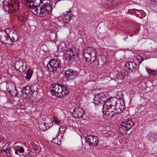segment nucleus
<instances>
[{
    "mask_svg": "<svg viewBox=\"0 0 157 157\" xmlns=\"http://www.w3.org/2000/svg\"><path fill=\"white\" fill-rule=\"evenodd\" d=\"M27 2L33 4L29 5L30 9L34 10L35 14L44 17L49 15L52 12V6L49 0H26Z\"/></svg>",
    "mask_w": 157,
    "mask_h": 157,
    "instance_id": "f257e3e1",
    "label": "nucleus"
},
{
    "mask_svg": "<svg viewBox=\"0 0 157 157\" xmlns=\"http://www.w3.org/2000/svg\"><path fill=\"white\" fill-rule=\"evenodd\" d=\"M18 39V35L13 30L8 33L6 31H0V42L2 43L11 44Z\"/></svg>",
    "mask_w": 157,
    "mask_h": 157,
    "instance_id": "f03ea898",
    "label": "nucleus"
},
{
    "mask_svg": "<svg viewBox=\"0 0 157 157\" xmlns=\"http://www.w3.org/2000/svg\"><path fill=\"white\" fill-rule=\"evenodd\" d=\"M97 52L95 48L90 47L84 50L83 56L87 61L92 63L96 59Z\"/></svg>",
    "mask_w": 157,
    "mask_h": 157,
    "instance_id": "7ed1b4c3",
    "label": "nucleus"
},
{
    "mask_svg": "<svg viewBox=\"0 0 157 157\" xmlns=\"http://www.w3.org/2000/svg\"><path fill=\"white\" fill-rule=\"evenodd\" d=\"M47 67L49 71L54 73L59 71L61 67V63L60 60L53 59L49 61Z\"/></svg>",
    "mask_w": 157,
    "mask_h": 157,
    "instance_id": "20e7f679",
    "label": "nucleus"
},
{
    "mask_svg": "<svg viewBox=\"0 0 157 157\" xmlns=\"http://www.w3.org/2000/svg\"><path fill=\"white\" fill-rule=\"evenodd\" d=\"M122 101V103L124 105L123 106V105H122V108H118V111H117V108L115 107V108L112 106L108 108H105L102 109L103 113L104 114H105L107 115L109 117H114L115 114H117L121 112L122 111V109H124L123 107L124 106L125 104L123 101V99L121 98Z\"/></svg>",
    "mask_w": 157,
    "mask_h": 157,
    "instance_id": "39448f33",
    "label": "nucleus"
},
{
    "mask_svg": "<svg viewBox=\"0 0 157 157\" xmlns=\"http://www.w3.org/2000/svg\"><path fill=\"white\" fill-rule=\"evenodd\" d=\"M78 48L73 47L66 51L65 53V58L69 61H72L78 58Z\"/></svg>",
    "mask_w": 157,
    "mask_h": 157,
    "instance_id": "423d86ee",
    "label": "nucleus"
},
{
    "mask_svg": "<svg viewBox=\"0 0 157 157\" xmlns=\"http://www.w3.org/2000/svg\"><path fill=\"white\" fill-rule=\"evenodd\" d=\"M108 94L107 93H100L95 96L94 98V103L96 107L98 108L100 105H102L108 99Z\"/></svg>",
    "mask_w": 157,
    "mask_h": 157,
    "instance_id": "0eeeda50",
    "label": "nucleus"
},
{
    "mask_svg": "<svg viewBox=\"0 0 157 157\" xmlns=\"http://www.w3.org/2000/svg\"><path fill=\"white\" fill-rule=\"evenodd\" d=\"M19 4L18 0H8V1L5 0L2 2L3 8L6 11H8L9 8H14L17 6H19Z\"/></svg>",
    "mask_w": 157,
    "mask_h": 157,
    "instance_id": "6e6552de",
    "label": "nucleus"
},
{
    "mask_svg": "<svg viewBox=\"0 0 157 157\" xmlns=\"http://www.w3.org/2000/svg\"><path fill=\"white\" fill-rule=\"evenodd\" d=\"M86 142L91 146L94 147L98 146L99 140L96 136H87L85 137Z\"/></svg>",
    "mask_w": 157,
    "mask_h": 157,
    "instance_id": "1a4fd4ad",
    "label": "nucleus"
},
{
    "mask_svg": "<svg viewBox=\"0 0 157 157\" xmlns=\"http://www.w3.org/2000/svg\"><path fill=\"white\" fill-rule=\"evenodd\" d=\"M61 88V85L58 84H53L52 85L51 92L53 95H55L58 97H61L63 95L62 93L60 92H58L59 88Z\"/></svg>",
    "mask_w": 157,
    "mask_h": 157,
    "instance_id": "9d476101",
    "label": "nucleus"
},
{
    "mask_svg": "<svg viewBox=\"0 0 157 157\" xmlns=\"http://www.w3.org/2000/svg\"><path fill=\"white\" fill-rule=\"evenodd\" d=\"M65 76L69 80H71L74 78L78 75L77 71L71 69H68L65 72Z\"/></svg>",
    "mask_w": 157,
    "mask_h": 157,
    "instance_id": "9b49d317",
    "label": "nucleus"
},
{
    "mask_svg": "<svg viewBox=\"0 0 157 157\" xmlns=\"http://www.w3.org/2000/svg\"><path fill=\"white\" fill-rule=\"evenodd\" d=\"M84 113V111L82 109L79 107H76L72 113V115L74 117L80 118L83 117Z\"/></svg>",
    "mask_w": 157,
    "mask_h": 157,
    "instance_id": "f8f14e48",
    "label": "nucleus"
},
{
    "mask_svg": "<svg viewBox=\"0 0 157 157\" xmlns=\"http://www.w3.org/2000/svg\"><path fill=\"white\" fill-rule=\"evenodd\" d=\"M73 16L72 11L70 10L68 11L63 13L62 18L63 21L67 23L71 21Z\"/></svg>",
    "mask_w": 157,
    "mask_h": 157,
    "instance_id": "ddd939ff",
    "label": "nucleus"
},
{
    "mask_svg": "<svg viewBox=\"0 0 157 157\" xmlns=\"http://www.w3.org/2000/svg\"><path fill=\"white\" fill-rule=\"evenodd\" d=\"M125 67L128 68V70H131L132 72H134L137 69V66L136 64L132 62H129L125 63Z\"/></svg>",
    "mask_w": 157,
    "mask_h": 157,
    "instance_id": "4468645a",
    "label": "nucleus"
},
{
    "mask_svg": "<svg viewBox=\"0 0 157 157\" xmlns=\"http://www.w3.org/2000/svg\"><path fill=\"white\" fill-rule=\"evenodd\" d=\"M148 140L151 142H154L157 141V134L151 132H150L147 136Z\"/></svg>",
    "mask_w": 157,
    "mask_h": 157,
    "instance_id": "2eb2a0df",
    "label": "nucleus"
},
{
    "mask_svg": "<svg viewBox=\"0 0 157 157\" xmlns=\"http://www.w3.org/2000/svg\"><path fill=\"white\" fill-rule=\"evenodd\" d=\"M34 92V90H32L31 88L28 86H25L22 91V94H25L26 96H28L29 94L32 95Z\"/></svg>",
    "mask_w": 157,
    "mask_h": 157,
    "instance_id": "dca6fc26",
    "label": "nucleus"
},
{
    "mask_svg": "<svg viewBox=\"0 0 157 157\" xmlns=\"http://www.w3.org/2000/svg\"><path fill=\"white\" fill-rule=\"evenodd\" d=\"M129 130L134 125L133 122L131 120L125 121L122 123Z\"/></svg>",
    "mask_w": 157,
    "mask_h": 157,
    "instance_id": "f3484780",
    "label": "nucleus"
},
{
    "mask_svg": "<svg viewBox=\"0 0 157 157\" xmlns=\"http://www.w3.org/2000/svg\"><path fill=\"white\" fill-rule=\"evenodd\" d=\"M6 90L8 92H11V91L15 89V85L13 83L9 82L7 83Z\"/></svg>",
    "mask_w": 157,
    "mask_h": 157,
    "instance_id": "a211bd4d",
    "label": "nucleus"
},
{
    "mask_svg": "<svg viewBox=\"0 0 157 157\" xmlns=\"http://www.w3.org/2000/svg\"><path fill=\"white\" fill-rule=\"evenodd\" d=\"M61 88H59L58 91V92H60V93H62L63 95L61 96V97H59L60 98H62L65 96L68 93V91L65 86L61 85Z\"/></svg>",
    "mask_w": 157,
    "mask_h": 157,
    "instance_id": "6ab92c4d",
    "label": "nucleus"
},
{
    "mask_svg": "<svg viewBox=\"0 0 157 157\" xmlns=\"http://www.w3.org/2000/svg\"><path fill=\"white\" fill-rule=\"evenodd\" d=\"M101 107V109L102 110V109H104L105 108H108L110 107L111 106L110 102V101L109 100V99H107L105 103H104L102 105H100L99 106Z\"/></svg>",
    "mask_w": 157,
    "mask_h": 157,
    "instance_id": "aec40b11",
    "label": "nucleus"
},
{
    "mask_svg": "<svg viewBox=\"0 0 157 157\" xmlns=\"http://www.w3.org/2000/svg\"><path fill=\"white\" fill-rule=\"evenodd\" d=\"M120 127L119 129V131L120 133L121 134L124 135L126 133V132L129 130L126 128L124 126L121 124L120 126Z\"/></svg>",
    "mask_w": 157,
    "mask_h": 157,
    "instance_id": "412c9836",
    "label": "nucleus"
},
{
    "mask_svg": "<svg viewBox=\"0 0 157 157\" xmlns=\"http://www.w3.org/2000/svg\"><path fill=\"white\" fill-rule=\"evenodd\" d=\"M46 125H48V124L45 123L43 124L41 123V124H39L38 127L40 130L42 131H44L49 128V127H46Z\"/></svg>",
    "mask_w": 157,
    "mask_h": 157,
    "instance_id": "4be33fe9",
    "label": "nucleus"
},
{
    "mask_svg": "<svg viewBox=\"0 0 157 157\" xmlns=\"http://www.w3.org/2000/svg\"><path fill=\"white\" fill-rule=\"evenodd\" d=\"M109 100L110 101L111 105L112 107L115 108L116 107V105L117 104V100L116 99L113 98H110L109 99Z\"/></svg>",
    "mask_w": 157,
    "mask_h": 157,
    "instance_id": "5701e85b",
    "label": "nucleus"
},
{
    "mask_svg": "<svg viewBox=\"0 0 157 157\" xmlns=\"http://www.w3.org/2000/svg\"><path fill=\"white\" fill-rule=\"evenodd\" d=\"M33 71L32 70L30 69H28L26 72V78L28 79H30L33 75Z\"/></svg>",
    "mask_w": 157,
    "mask_h": 157,
    "instance_id": "b1692460",
    "label": "nucleus"
},
{
    "mask_svg": "<svg viewBox=\"0 0 157 157\" xmlns=\"http://www.w3.org/2000/svg\"><path fill=\"white\" fill-rule=\"evenodd\" d=\"M111 0H105L102 4L105 7H111Z\"/></svg>",
    "mask_w": 157,
    "mask_h": 157,
    "instance_id": "393cba45",
    "label": "nucleus"
},
{
    "mask_svg": "<svg viewBox=\"0 0 157 157\" xmlns=\"http://www.w3.org/2000/svg\"><path fill=\"white\" fill-rule=\"evenodd\" d=\"M125 75L124 73H117L116 75V79H121L124 78Z\"/></svg>",
    "mask_w": 157,
    "mask_h": 157,
    "instance_id": "a878e982",
    "label": "nucleus"
},
{
    "mask_svg": "<svg viewBox=\"0 0 157 157\" xmlns=\"http://www.w3.org/2000/svg\"><path fill=\"white\" fill-rule=\"evenodd\" d=\"M17 90L16 89L11 91V92H9V93L13 97H15L17 95Z\"/></svg>",
    "mask_w": 157,
    "mask_h": 157,
    "instance_id": "bb28decb",
    "label": "nucleus"
},
{
    "mask_svg": "<svg viewBox=\"0 0 157 157\" xmlns=\"http://www.w3.org/2000/svg\"><path fill=\"white\" fill-rule=\"evenodd\" d=\"M31 144L32 147L33 148V149L35 150V151L37 150L39 148L38 145L35 143H31Z\"/></svg>",
    "mask_w": 157,
    "mask_h": 157,
    "instance_id": "cd10ccee",
    "label": "nucleus"
},
{
    "mask_svg": "<svg viewBox=\"0 0 157 157\" xmlns=\"http://www.w3.org/2000/svg\"><path fill=\"white\" fill-rule=\"evenodd\" d=\"M137 59L139 63L140 64L144 60L143 58L140 56H138L137 57Z\"/></svg>",
    "mask_w": 157,
    "mask_h": 157,
    "instance_id": "c85d7f7f",
    "label": "nucleus"
},
{
    "mask_svg": "<svg viewBox=\"0 0 157 157\" xmlns=\"http://www.w3.org/2000/svg\"><path fill=\"white\" fill-rule=\"evenodd\" d=\"M15 65L19 69H21L22 67V63L21 62H16Z\"/></svg>",
    "mask_w": 157,
    "mask_h": 157,
    "instance_id": "c756f323",
    "label": "nucleus"
},
{
    "mask_svg": "<svg viewBox=\"0 0 157 157\" xmlns=\"http://www.w3.org/2000/svg\"><path fill=\"white\" fill-rule=\"evenodd\" d=\"M111 7L113 6L115 7L117 6L118 4V3H117V1L113 0H111Z\"/></svg>",
    "mask_w": 157,
    "mask_h": 157,
    "instance_id": "7c9ffc66",
    "label": "nucleus"
},
{
    "mask_svg": "<svg viewBox=\"0 0 157 157\" xmlns=\"http://www.w3.org/2000/svg\"><path fill=\"white\" fill-rule=\"evenodd\" d=\"M103 133L104 136L105 137H107L110 136L109 134L107 131H104Z\"/></svg>",
    "mask_w": 157,
    "mask_h": 157,
    "instance_id": "2f4dec72",
    "label": "nucleus"
},
{
    "mask_svg": "<svg viewBox=\"0 0 157 157\" xmlns=\"http://www.w3.org/2000/svg\"><path fill=\"white\" fill-rule=\"evenodd\" d=\"M54 121H55V122L56 123L59 124L60 123V121L58 120V119L56 118H54Z\"/></svg>",
    "mask_w": 157,
    "mask_h": 157,
    "instance_id": "473e14b6",
    "label": "nucleus"
},
{
    "mask_svg": "<svg viewBox=\"0 0 157 157\" xmlns=\"http://www.w3.org/2000/svg\"><path fill=\"white\" fill-rule=\"evenodd\" d=\"M156 75V73L155 71L152 70V72L150 75L151 76H154Z\"/></svg>",
    "mask_w": 157,
    "mask_h": 157,
    "instance_id": "72a5a7b5",
    "label": "nucleus"
},
{
    "mask_svg": "<svg viewBox=\"0 0 157 157\" xmlns=\"http://www.w3.org/2000/svg\"><path fill=\"white\" fill-rule=\"evenodd\" d=\"M57 137V136H56V137L54 138L52 140V142L55 143V144H59V143L58 142H57L56 140V138Z\"/></svg>",
    "mask_w": 157,
    "mask_h": 157,
    "instance_id": "f704fd0d",
    "label": "nucleus"
},
{
    "mask_svg": "<svg viewBox=\"0 0 157 157\" xmlns=\"http://www.w3.org/2000/svg\"><path fill=\"white\" fill-rule=\"evenodd\" d=\"M24 149L23 148H21L19 150V152L21 153H23L24 152Z\"/></svg>",
    "mask_w": 157,
    "mask_h": 157,
    "instance_id": "c9c22d12",
    "label": "nucleus"
},
{
    "mask_svg": "<svg viewBox=\"0 0 157 157\" xmlns=\"http://www.w3.org/2000/svg\"><path fill=\"white\" fill-rule=\"evenodd\" d=\"M152 70L150 69H148L147 70V73L149 74V75H150L151 72H152Z\"/></svg>",
    "mask_w": 157,
    "mask_h": 157,
    "instance_id": "e433bc0d",
    "label": "nucleus"
},
{
    "mask_svg": "<svg viewBox=\"0 0 157 157\" xmlns=\"http://www.w3.org/2000/svg\"><path fill=\"white\" fill-rule=\"evenodd\" d=\"M6 155L8 156L10 155V150L9 149H6V151L5 152Z\"/></svg>",
    "mask_w": 157,
    "mask_h": 157,
    "instance_id": "4c0bfd02",
    "label": "nucleus"
},
{
    "mask_svg": "<svg viewBox=\"0 0 157 157\" xmlns=\"http://www.w3.org/2000/svg\"><path fill=\"white\" fill-rule=\"evenodd\" d=\"M3 148V147L2 148V149L0 148V150L1 151V152L2 153L3 152H6V149H4L3 150L2 149Z\"/></svg>",
    "mask_w": 157,
    "mask_h": 157,
    "instance_id": "58836bf2",
    "label": "nucleus"
},
{
    "mask_svg": "<svg viewBox=\"0 0 157 157\" xmlns=\"http://www.w3.org/2000/svg\"><path fill=\"white\" fill-rule=\"evenodd\" d=\"M139 11H140V10H135V12L136 13H137Z\"/></svg>",
    "mask_w": 157,
    "mask_h": 157,
    "instance_id": "ea45409f",
    "label": "nucleus"
},
{
    "mask_svg": "<svg viewBox=\"0 0 157 157\" xmlns=\"http://www.w3.org/2000/svg\"><path fill=\"white\" fill-rule=\"evenodd\" d=\"M15 153L16 154H17V155L18 154V151H17V150L15 151Z\"/></svg>",
    "mask_w": 157,
    "mask_h": 157,
    "instance_id": "a19ab883",
    "label": "nucleus"
},
{
    "mask_svg": "<svg viewBox=\"0 0 157 157\" xmlns=\"http://www.w3.org/2000/svg\"><path fill=\"white\" fill-rule=\"evenodd\" d=\"M153 1L154 2H155L156 3H157V0H153Z\"/></svg>",
    "mask_w": 157,
    "mask_h": 157,
    "instance_id": "79ce46f5",
    "label": "nucleus"
},
{
    "mask_svg": "<svg viewBox=\"0 0 157 157\" xmlns=\"http://www.w3.org/2000/svg\"><path fill=\"white\" fill-rule=\"evenodd\" d=\"M60 48L61 49H62V48L60 47V46H59L58 48V49H59V48Z\"/></svg>",
    "mask_w": 157,
    "mask_h": 157,
    "instance_id": "37998d69",
    "label": "nucleus"
},
{
    "mask_svg": "<svg viewBox=\"0 0 157 157\" xmlns=\"http://www.w3.org/2000/svg\"><path fill=\"white\" fill-rule=\"evenodd\" d=\"M133 36V35H130V36Z\"/></svg>",
    "mask_w": 157,
    "mask_h": 157,
    "instance_id": "c03bdc74",
    "label": "nucleus"
},
{
    "mask_svg": "<svg viewBox=\"0 0 157 157\" xmlns=\"http://www.w3.org/2000/svg\"><path fill=\"white\" fill-rule=\"evenodd\" d=\"M46 127H49L48 126V125H46Z\"/></svg>",
    "mask_w": 157,
    "mask_h": 157,
    "instance_id": "a18cd8bd",
    "label": "nucleus"
},
{
    "mask_svg": "<svg viewBox=\"0 0 157 157\" xmlns=\"http://www.w3.org/2000/svg\"><path fill=\"white\" fill-rule=\"evenodd\" d=\"M127 38H128V37H127L125 38V39H127Z\"/></svg>",
    "mask_w": 157,
    "mask_h": 157,
    "instance_id": "49530a36",
    "label": "nucleus"
},
{
    "mask_svg": "<svg viewBox=\"0 0 157 157\" xmlns=\"http://www.w3.org/2000/svg\"><path fill=\"white\" fill-rule=\"evenodd\" d=\"M117 109H118V108H117ZM117 111H118V109H117Z\"/></svg>",
    "mask_w": 157,
    "mask_h": 157,
    "instance_id": "de8ad7c7",
    "label": "nucleus"
}]
</instances>
